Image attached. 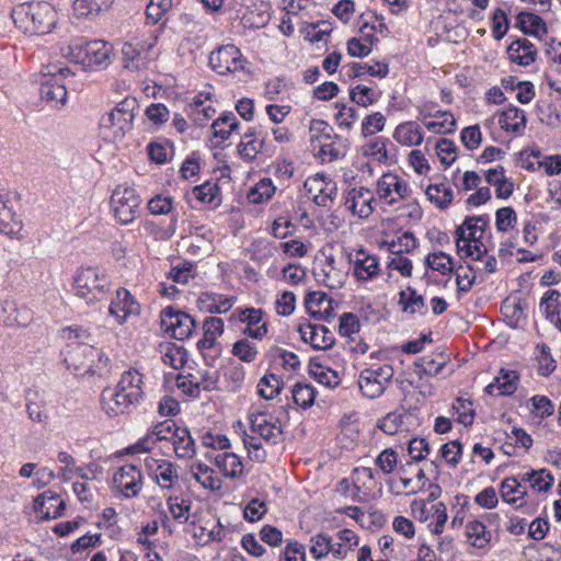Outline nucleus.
Instances as JSON below:
<instances>
[{
    "mask_svg": "<svg viewBox=\"0 0 561 561\" xmlns=\"http://www.w3.org/2000/svg\"><path fill=\"white\" fill-rule=\"evenodd\" d=\"M15 26L24 34H48L57 23V12L45 1L24 2L12 10Z\"/></svg>",
    "mask_w": 561,
    "mask_h": 561,
    "instance_id": "1",
    "label": "nucleus"
},
{
    "mask_svg": "<svg viewBox=\"0 0 561 561\" xmlns=\"http://www.w3.org/2000/svg\"><path fill=\"white\" fill-rule=\"evenodd\" d=\"M111 50L112 47L104 41L77 37L70 41L65 55L84 69H94L110 64Z\"/></svg>",
    "mask_w": 561,
    "mask_h": 561,
    "instance_id": "2",
    "label": "nucleus"
},
{
    "mask_svg": "<svg viewBox=\"0 0 561 561\" xmlns=\"http://www.w3.org/2000/svg\"><path fill=\"white\" fill-rule=\"evenodd\" d=\"M108 286L107 276L91 266L78 270L73 279L75 295L84 299L88 305L104 299Z\"/></svg>",
    "mask_w": 561,
    "mask_h": 561,
    "instance_id": "3",
    "label": "nucleus"
},
{
    "mask_svg": "<svg viewBox=\"0 0 561 561\" xmlns=\"http://www.w3.org/2000/svg\"><path fill=\"white\" fill-rule=\"evenodd\" d=\"M138 110L139 104L137 100L127 96L111 112L102 116L100 125L104 128H116L114 137L122 138L127 131L133 129L134 118Z\"/></svg>",
    "mask_w": 561,
    "mask_h": 561,
    "instance_id": "4",
    "label": "nucleus"
},
{
    "mask_svg": "<svg viewBox=\"0 0 561 561\" xmlns=\"http://www.w3.org/2000/svg\"><path fill=\"white\" fill-rule=\"evenodd\" d=\"M139 205L140 197L133 187L118 185L112 193L111 207L122 225L131 224L136 219Z\"/></svg>",
    "mask_w": 561,
    "mask_h": 561,
    "instance_id": "5",
    "label": "nucleus"
},
{
    "mask_svg": "<svg viewBox=\"0 0 561 561\" xmlns=\"http://www.w3.org/2000/svg\"><path fill=\"white\" fill-rule=\"evenodd\" d=\"M161 328L173 339L184 341L196 328L195 320L186 312L169 306L161 311Z\"/></svg>",
    "mask_w": 561,
    "mask_h": 561,
    "instance_id": "6",
    "label": "nucleus"
},
{
    "mask_svg": "<svg viewBox=\"0 0 561 561\" xmlns=\"http://www.w3.org/2000/svg\"><path fill=\"white\" fill-rule=\"evenodd\" d=\"M87 357L88 362H91L94 365V368L99 365L101 367V374H103L104 368L107 367L110 363L108 356H106L102 350H99L88 343L84 342H73L68 344V350L65 355V363L67 368L75 366L76 368H82V363L79 360V357Z\"/></svg>",
    "mask_w": 561,
    "mask_h": 561,
    "instance_id": "7",
    "label": "nucleus"
},
{
    "mask_svg": "<svg viewBox=\"0 0 561 561\" xmlns=\"http://www.w3.org/2000/svg\"><path fill=\"white\" fill-rule=\"evenodd\" d=\"M242 54L234 45H224L211 51L209 55V66L219 75L234 72L242 69Z\"/></svg>",
    "mask_w": 561,
    "mask_h": 561,
    "instance_id": "8",
    "label": "nucleus"
},
{
    "mask_svg": "<svg viewBox=\"0 0 561 561\" xmlns=\"http://www.w3.org/2000/svg\"><path fill=\"white\" fill-rule=\"evenodd\" d=\"M140 401L137 392L126 393L117 388H105L101 393L102 408L110 416L123 414L130 405H135Z\"/></svg>",
    "mask_w": 561,
    "mask_h": 561,
    "instance_id": "9",
    "label": "nucleus"
},
{
    "mask_svg": "<svg viewBox=\"0 0 561 561\" xmlns=\"http://www.w3.org/2000/svg\"><path fill=\"white\" fill-rule=\"evenodd\" d=\"M114 485L126 499L137 496L142 489V476L135 465H124L113 477Z\"/></svg>",
    "mask_w": 561,
    "mask_h": 561,
    "instance_id": "10",
    "label": "nucleus"
},
{
    "mask_svg": "<svg viewBox=\"0 0 561 561\" xmlns=\"http://www.w3.org/2000/svg\"><path fill=\"white\" fill-rule=\"evenodd\" d=\"M39 94L43 101L54 107L65 105L67 101V89L65 83L61 82L60 76H57L50 70H45V72H43Z\"/></svg>",
    "mask_w": 561,
    "mask_h": 561,
    "instance_id": "11",
    "label": "nucleus"
},
{
    "mask_svg": "<svg viewBox=\"0 0 561 561\" xmlns=\"http://www.w3.org/2000/svg\"><path fill=\"white\" fill-rule=\"evenodd\" d=\"M66 502L59 494L47 490L37 495L34 500V510L42 515L43 519H55L62 515Z\"/></svg>",
    "mask_w": 561,
    "mask_h": 561,
    "instance_id": "12",
    "label": "nucleus"
},
{
    "mask_svg": "<svg viewBox=\"0 0 561 561\" xmlns=\"http://www.w3.org/2000/svg\"><path fill=\"white\" fill-rule=\"evenodd\" d=\"M108 311L122 324L129 316L138 314L140 306L127 289L121 287L116 290V300L111 302Z\"/></svg>",
    "mask_w": 561,
    "mask_h": 561,
    "instance_id": "13",
    "label": "nucleus"
},
{
    "mask_svg": "<svg viewBox=\"0 0 561 561\" xmlns=\"http://www.w3.org/2000/svg\"><path fill=\"white\" fill-rule=\"evenodd\" d=\"M250 427L252 432L259 434L261 438L267 443L277 444L278 437L283 434L278 420L270 422L266 419V413L259 412L249 415Z\"/></svg>",
    "mask_w": 561,
    "mask_h": 561,
    "instance_id": "14",
    "label": "nucleus"
},
{
    "mask_svg": "<svg viewBox=\"0 0 561 561\" xmlns=\"http://www.w3.org/2000/svg\"><path fill=\"white\" fill-rule=\"evenodd\" d=\"M233 306V299L221 294L205 291L197 299V307L203 312L225 313Z\"/></svg>",
    "mask_w": 561,
    "mask_h": 561,
    "instance_id": "15",
    "label": "nucleus"
},
{
    "mask_svg": "<svg viewBox=\"0 0 561 561\" xmlns=\"http://www.w3.org/2000/svg\"><path fill=\"white\" fill-rule=\"evenodd\" d=\"M379 273V264L376 256L368 254L365 250L360 249L356 253L354 261V276L358 280H369L376 277Z\"/></svg>",
    "mask_w": 561,
    "mask_h": 561,
    "instance_id": "16",
    "label": "nucleus"
},
{
    "mask_svg": "<svg viewBox=\"0 0 561 561\" xmlns=\"http://www.w3.org/2000/svg\"><path fill=\"white\" fill-rule=\"evenodd\" d=\"M516 27H518L523 34L542 38V34H547L548 28L546 22L537 14L531 12H519L516 16Z\"/></svg>",
    "mask_w": 561,
    "mask_h": 561,
    "instance_id": "17",
    "label": "nucleus"
},
{
    "mask_svg": "<svg viewBox=\"0 0 561 561\" xmlns=\"http://www.w3.org/2000/svg\"><path fill=\"white\" fill-rule=\"evenodd\" d=\"M527 118L523 110L515 105H510L501 113L499 124L505 131H512L515 135H522L526 127Z\"/></svg>",
    "mask_w": 561,
    "mask_h": 561,
    "instance_id": "18",
    "label": "nucleus"
},
{
    "mask_svg": "<svg viewBox=\"0 0 561 561\" xmlns=\"http://www.w3.org/2000/svg\"><path fill=\"white\" fill-rule=\"evenodd\" d=\"M146 467L154 474L158 482L160 480L164 482V484H161L162 488H172L173 482L179 479L176 468L170 461L162 460L159 462L158 460L150 458L146 459Z\"/></svg>",
    "mask_w": 561,
    "mask_h": 561,
    "instance_id": "19",
    "label": "nucleus"
},
{
    "mask_svg": "<svg viewBox=\"0 0 561 561\" xmlns=\"http://www.w3.org/2000/svg\"><path fill=\"white\" fill-rule=\"evenodd\" d=\"M244 5L249 10L244 18L253 26H264L271 19V4L262 0H245Z\"/></svg>",
    "mask_w": 561,
    "mask_h": 561,
    "instance_id": "20",
    "label": "nucleus"
},
{
    "mask_svg": "<svg viewBox=\"0 0 561 561\" xmlns=\"http://www.w3.org/2000/svg\"><path fill=\"white\" fill-rule=\"evenodd\" d=\"M399 305L402 306V311L409 314H415L416 312L425 314L427 311L424 297L419 295L411 286L399 293Z\"/></svg>",
    "mask_w": 561,
    "mask_h": 561,
    "instance_id": "21",
    "label": "nucleus"
},
{
    "mask_svg": "<svg viewBox=\"0 0 561 561\" xmlns=\"http://www.w3.org/2000/svg\"><path fill=\"white\" fill-rule=\"evenodd\" d=\"M214 462L227 478H238L243 473L242 461L234 453L218 454L214 458Z\"/></svg>",
    "mask_w": 561,
    "mask_h": 561,
    "instance_id": "22",
    "label": "nucleus"
},
{
    "mask_svg": "<svg viewBox=\"0 0 561 561\" xmlns=\"http://www.w3.org/2000/svg\"><path fill=\"white\" fill-rule=\"evenodd\" d=\"M172 442L179 458H192L195 455V443L186 427L175 430Z\"/></svg>",
    "mask_w": 561,
    "mask_h": 561,
    "instance_id": "23",
    "label": "nucleus"
},
{
    "mask_svg": "<svg viewBox=\"0 0 561 561\" xmlns=\"http://www.w3.org/2000/svg\"><path fill=\"white\" fill-rule=\"evenodd\" d=\"M466 536L470 545L478 549H483L491 541V531L481 520H471L466 526Z\"/></svg>",
    "mask_w": 561,
    "mask_h": 561,
    "instance_id": "24",
    "label": "nucleus"
},
{
    "mask_svg": "<svg viewBox=\"0 0 561 561\" xmlns=\"http://www.w3.org/2000/svg\"><path fill=\"white\" fill-rule=\"evenodd\" d=\"M142 48V46L138 47V44L125 43L123 45L122 54L126 68L139 70L147 67L149 58L147 54H144Z\"/></svg>",
    "mask_w": 561,
    "mask_h": 561,
    "instance_id": "25",
    "label": "nucleus"
},
{
    "mask_svg": "<svg viewBox=\"0 0 561 561\" xmlns=\"http://www.w3.org/2000/svg\"><path fill=\"white\" fill-rule=\"evenodd\" d=\"M393 137L397 141L405 146H419L423 141V133L413 122L400 124L396 128Z\"/></svg>",
    "mask_w": 561,
    "mask_h": 561,
    "instance_id": "26",
    "label": "nucleus"
},
{
    "mask_svg": "<svg viewBox=\"0 0 561 561\" xmlns=\"http://www.w3.org/2000/svg\"><path fill=\"white\" fill-rule=\"evenodd\" d=\"M309 374L320 383L335 388L341 382L337 373L329 367L322 366L316 358L309 362Z\"/></svg>",
    "mask_w": 561,
    "mask_h": 561,
    "instance_id": "27",
    "label": "nucleus"
},
{
    "mask_svg": "<svg viewBox=\"0 0 561 561\" xmlns=\"http://www.w3.org/2000/svg\"><path fill=\"white\" fill-rule=\"evenodd\" d=\"M179 427L175 425L173 420H165L163 422L158 423L151 433L147 435L141 442L138 443V446H141L142 450L147 451L150 448L146 446L150 440L154 444L157 440H168L172 439L173 433Z\"/></svg>",
    "mask_w": 561,
    "mask_h": 561,
    "instance_id": "28",
    "label": "nucleus"
},
{
    "mask_svg": "<svg viewBox=\"0 0 561 561\" xmlns=\"http://www.w3.org/2000/svg\"><path fill=\"white\" fill-rule=\"evenodd\" d=\"M172 202L171 197L158 194L148 202L147 207L152 215L171 214L170 228L172 229V232H174L176 228L178 214L173 213Z\"/></svg>",
    "mask_w": 561,
    "mask_h": 561,
    "instance_id": "29",
    "label": "nucleus"
},
{
    "mask_svg": "<svg viewBox=\"0 0 561 561\" xmlns=\"http://www.w3.org/2000/svg\"><path fill=\"white\" fill-rule=\"evenodd\" d=\"M358 386L363 396L369 399L380 397L386 390V386L381 383L380 380L376 379V377L369 373V369H364L360 373L358 378Z\"/></svg>",
    "mask_w": 561,
    "mask_h": 561,
    "instance_id": "30",
    "label": "nucleus"
},
{
    "mask_svg": "<svg viewBox=\"0 0 561 561\" xmlns=\"http://www.w3.org/2000/svg\"><path fill=\"white\" fill-rule=\"evenodd\" d=\"M425 194L428 201L435 204L439 209H446L453 202L454 192L444 184H431Z\"/></svg>",
    "mask_w": 561,
    "mask_h": 561,
    "instance_id": "31",
    "label": "nucleus"
},
{
    "mask_svg": "<svg viewBox=\"0 0 561 561\" xmlns=\"http://www.w3.org/2000/svg\"><path fill=\"white\" fill-rule=\"evenodd\" d=\"M114 0H75L73 10L80 16L98 15L108 10Z\"/></svg>",
    "mask_w": 561,
    "mask_h": 561,
    "instance_id": "32",
    "label": "nucleus"
},
{
    "mask_svg": "<svg viewBox=\"0 0 561 561\" xmlns=\"http://www.w3.org/2000/svg\"><path fill=\"white\" fill-rule=\"evenodd\" d=\"M121 391L128 392H137L138 399L142 400L144 391H142V376L136 369H129L125 371L116 386Z\"/></svg>",
    "mask_w": 561,
    "mask_h": 561,
    "instance_id": "33",
    "label": "nucleus"
},
{
    "mask_svg": "<svg viewBox=\"0 0 561 561\" xmlns=\"http://www.w3.org/2000/svg\"><path fill=\"white\" fill-rule=\"evenodd\" d=\"M275 191L271 179H262L249 191L247 198L251 204H263L272 198Z\"/></svg>",
    "mask_w": 561,
    "mask_h": 561,
    "instance_id": "34",
    "label": "nucleus"
},
{
    "mask_svg": "<svg viewBox=\"0 0 561 561\" xmlns=\"http://www.w3.org/2000/svg\"><path fill=\"white\" fill-rule=\"evenodd\" d=\"M425 264L443 275L450 274L455 270L454 259L443 251L430 253L425 257Z\"/></svg>",
    "mask_w": 561,
    "mask_h": 561,
    "instance_id": "35",
    "label": "nucleus"
},
{
    "mask_svg": "<svg viewBox=\"0 0 561 561\" xmlns=\"http://www.w3.org/2000/svg\"><path fill=\"white\" fill-rule=\"evenodd\" d=\"M226 388L228 391H239L244 383L245 370L244 367L236 362H231L224 373Z\"/></svg>",
    "mask_w": 561,
    "mask_h": 561,
    "instance_id": "36",
    "label": "nucleus"
},
{
    "mask_svg": "<svg viewBox=\"0 0 561 561\" xmlns=\"http://www.w3.org/2000/svg\"><path fill=\"white\" fill-rule=\"evenodd\" d=\"M257 389L263 399L272 400L280 393L283 381L275 374H266L260 379Z\"/></svg>",
    "mask_w": 561,
    "mask_h": 561,
    "instance_id": "37",
    "label": "nucleus"
},
{
    "mask_svg": "<svg viewBox=\"0 0 561 561\" xmlns=\"http://www.w3.org/2000/svg\"><path fill=\"white\" fill-rule=\"evenodd\" d=\"M376 66L378 68H376L375 66L368 65V64L351 62L348 65V67L351 69V72L348 73V76L351 78H360L364 75L368 73L373 77L385 78L389 72L388 64L376 62Z\"/></svg>",
    "mask_w": 561,
    "mask_h": 561,
    "instance_id": "38",
    "label": "nucleus"
},
{
    "mask_svg": "<svg viewBox=\"0 0 561 561\" xmlns=\"http://www.w3.org/2000/svg\"><path fill=\"white\" fill-rule=\"evenodd\" d=\"M294 402L302 409H308L313 405L317 391L313 386L309 383L296 382L291 390Z\"/></svg>",
    "mask_w": 561,
    "mask_h": 561,
    "instance_id": "39",
    "label": "nucleus"
},
{
    "mask_svg": "<svg viewBox=\"0 0 561 561\" xmlns=\"http://www.w3.org/2000/svg\"><path fill=\"white\" fill-rule=\"evenodd\" d=\"M231 354L243 363H252L255 360L259 351L255 343L248 339H240L233 343Z\"/></svg>",
    "mask_w": 561,
    "mask_h": 561,
    "instance_id": "40",
    "label": "nucleus"
},
{
    "mask_svg": "<svg viewBox=\"0 0 561 561\" xmlns=\"http://www.w3.org/2000/svg\"><path fill=\"white\" fill-rule=\"evenodd\" d=\"M390 142L388 138L377 137L374 141L363 147V153L373 157L379 163H387L389 160L387 145Z\"/></svg>",
    "mask_w": 561,
    "mask_h": 561,
    "instance_id": "41",
    "label": "nucleus"
},
{
    "mask_svg": "<svg viewBox=\"0 0 561 561\" xmlns=\"http://www.w3.org/2000/svg\"><path fill=\"white\" fill-rule=\"evenodd\" d=\"M22 229V221L15 216L11 208L5 204V208L0 210V233L14 236Z\"/></svg>",
    "mask_w": 561,
    "mask_h": 561,
    "instance_id": "42",
    "label": "nucleus"
},
{
    "mask_svg": "<svg viewBox=\"0 0 561 561\" xmlns=\"http://www.w3.org/2000/svg\"><path fill=\"white\" fill-rule=\"evenodd\" d=\"M313 331H310L309 344L314 350H329L334 344V336L331 333V331L324 327L319 325V332H317V329H312Z\"/></svg>",
    "mask_w": 561,
    "mask_h": 561,
    "instance_id": "43",
    "label": "nucleus"
},
{
    "mask_svg": "<svg viewBox=\"0 0 561 561\" xmlns=\"http://www.w3.org/2000/svg\"><path fill=\"white\" fill-rule=\"evenodd\" d=\"M265 145V138H259L255 137L253 139H250L248 141H241L238 145V154L244 160V161H253L256 156L263 151Z\"/></svg>",
    "mask_w": 561,
    "mask_h": 561,
    "instance_id": "44",
    "label": "nucleus"
},
{
    "mask_svg": "<svg viewBox=\"0 0 561 561\" xmlns=\"http://www.w3.org/2000/svg\"><path fill=\"white\" fill-rule=\"evenodd\" d=\"M169 511L173 518L180 524H184L188 520V511L191 507V501L184 500L179 496H169L167 500Z\"/></svg>",
    "mask_w": 561,
    "mask_h": 561,
    "instance_id": "45",
    "label": "nucleus"
},
{
    "mask_svg": "<svg viewBox=\"0 0 561 561\" xmlns=\"http://www.w3.org/2000/svg\"><path fill=\"white\" fill-rule=\"evenodd\" d=\"M517 488H522L519 480L516 477L505 478L501 483V497L503 501L511 505H515L516 508H522L525 502H519V497H514Z\"/></svg>",
    "mask_w": 561,
    "mask_h": 561,
    "instance_id": "46",
    "label": "nucleus"
},
{
    "mask_svg": "<svg viewBox=\"0 0 561 561\" xmlns=\"http://www.w3.org/2000/svg\"><path fill=\"white\" fill-rule=\"evenodd\" d=\"M561 294L556 289L547 290L540 300V309L543 311L547 320L552 322L554 319L559 318L561 314V310L557 309L552 302H558V298H560Z\"/></svg>",
    "mask_w": 561,
    "mask_h": 561,
    "instance_id": "47",
    "label": "nucleus"
},
{
    "mask_svg": "<svg viewBox=\"0 0 561 561\" xmlns=\"http://www.w3.org/2000/svg\"><path fill=\"white\" fill-rule=\"evenodd\" d=\"M417 245V240L413 232L407 231L400 236L397 240H392L388 244V249L392 254L401 255L402 253H409L413 251Z\"/></svg>",
    "mask_w": 561,
    "mask_h": 561,
    "instance_id": "48",
    "label": "nucleus"
},
{
    "mask_svg": "<svg viewBox=\"0 0 561 561\" xmlns=\"http://www.w3.org/2000/svg\"><path fill=\"white\" fill-rule=\"evenodd\" d=\"M517 215L512 207L499 208L495 213V226L500 232H506L515 227Z\"/></svg>",
    "mask_w": 561,
    "mask_h": 561,
    "instance_id": "49",
    "label": "nucleus"
},
{
    "mask_svg": "<svg viewBox=\"0 0 561 561\" xmlns=\"http://www.w3.org/2000/svg\"><path fill=\"white\" fill-rule=\"evenodd\" d=\"M491 21H492V35H493L494 39H496V41L502 39L506 35V33L510 28V20H508L506 12L501 8L495 9L492 14Z\"/></svg>",
    "mask_w": 561,
    "mask_h": 561,
    "instance_id": "50",
    "label": "nucleus"
},
{
    "mask_svg": "<svg viewBox=\"0 0 561 561\" xmlns=\"http://www.w3.org/2000/svg\"><path fill=\"white\" fill-rule=\"evenodd\" d=\"M467 270L463 271V266L459 264L458 266H455V274H456V283H457V289L458 291L467 293L471 289L472 285L476 280V275L473 267L468 264Z\"/></svg>",
    "mask_w": 561,
    "mask_h": 561,
    "instance_id": "51",
    "label": "nucleus"
},
{
    "mask_svg": "<svg viewBox=\"0 0 561 561\" xmlns=\"http://www.w3.org/2000/svg\"><path fill=\"white\" fill-rule=\"evenodd\" d=\"M330 299H332V298L329 297L323 291H309L306 295V298H305V306H306V309H307L308 313L312 318H317L318 316H322L321 310L320 309H316V307L320 308L324 302L328 304L330 301Z\"/></svg>",
    "mask_w": 561,
    "mask_h": 561,
    "instance_id": "52",
    "label": "nucleus"
},
{
    "mask_svg": "<svg viewBox=\"0 0 561 561\" xmlns=\"http://www.w3.org/2000/svg\"><path fill=\"white\" fill-rule=\"evenodd\" d=\"M360 323L358 317L353 312H344L340 316L339 334L341 336L351 337L358 333Z\"/></svg>",
    "mask_w": 561,
    "mask_h": 561,
    "instance_id": "53",
    "label": "nucleus"
},
{
    "mask_svg": "<svg viewBox=\"0 0 561 561\" xmlns=\"http://www.w3.org/2000/svg\"><path fill=\"white\" fill-rule=\"evenodd\" d=\"M38 397V392L27 390L25 394L26 400V412L32 421L43 423L46 421L47 415L43 411V405L36 402L35 399Z\"/></svg>",
    "mask_w": 561,
    "mask_h": 561,
    "instance_id": "54",
    "label": "nucleus"
},
{
    "mask_svg": "<svg viewBox=\"0 0 561 561\" xmlns=\"http://www.w3.org/2000/svg\"><path fill=\"white\" fill-rule=\"evenodd\" d=\"M386 117L380 113L367 115L362 123V135L364 137L371 136L385 128Z\"/></svg>",
    "mask_w": 561,
    "mask_h": 561,
    "instance_id": "55",
    "label": "nucleus"
},
{
    "mask_svg": "<svg viewBox=\"0 0 561 561\" xmlns=\"http://www.w3.org/2000/svg\"><path fill=\"white\" fill-rule=\"evenodd\" d=\"M310 553L314 559L319 560L330 553L331 537L327 534H318L310 539Z\"/></svg>",
    "mask_w": 561,
    "mask_h": 561,
    "instance_id": "56",
    "label": "nucleus"
},
{
    "mask_svg": "<svg viewBox=\"0 0 561 561\" xmlns=\"http://www.w3.org/2000/svg\"><path fill=\"white\" fill-rule=\"evenodd\" d=\"M529 402L531 404V413H535L540 419L548 417L554 412L552 401L546 396L536 394L530 398Z\"/></svg>",
    "mask_w": 561,
    "mask_h": 561,
    "instance_id": "57",
    "label": "nucleus"
},
{
    "mask_svg": "<svg viewBox=\"0 0 561 561\" xmlns=\"http://www.w3.org/2000/svg\"><path fill=\"white\" fill-rule=\"evenodd\" d=\"M453 409L458 414V422L465 426H469L473 423L474 410L472 409V402L462 398H457L453 404Z\"/></svg>",
    "mask_w": 561,
    "mask_h": 561,
    "instance_id": "58",
    "label": "nucleus"
},
{
    "mask_svg": "<svg viewBox=\"0 0 561 561\" xmlns=\"http://www.w3.org/2000/svg\"><path fill=\"white\" fill-rule=\"evenodd\" d=\"M219 191L220 188L217 183L205 182L193 188V195L202 203L211 204L218 196Z\"/></svg>",
    "mask_w": 561,
    "mask_h": 561,
    "instance_id": "59",
    "label": "nucleus"
},
{
    "mask_svg": "<svg viewBox=\"0 0 561 561\" xmlns=\"http://www.w3.org/2000/svg\"><path fill=\"white\" fill-rule=\"evenodd\" d=\"M375 463L382 473L389 474L398 465V454L392 448H386L375 459Z\"/></svg>",
    "mask_w": 561,
    "mask_h": 561,
    "instance_id": "60",
    "label": "nucleus"
},
{
    "mask_svg": "<svg viewBox=\"0 0 561 561\" xmlns=\"http://www.w3.org/2000/svg\"><path fill=\"white\" fill-rule=\"evenodd\" d=\"M462 454V446L459 440H451L444 444L440 448V455L446 462L455 468L460 460Z\"/></svg>",
    "mask_w": 561,
    "mask_h": 561,
    "instance_id": "61",
    "label": "nucleus"
},
{
    "mask_svg": "<svg viewBox=\"0 0 561 561\" xmlns=\"http://www.w3.org/2000/svg\"><path fill=\"white\" fill-rule=\"evenodd\" d=\"M460 139L468 150L477 149L482 141V134L478 125L465 127L460 133Z\"/></svg>",
    "mask_w": 561,
    "mask_h": 561,
    "instance_id": "62",
    "label": "nucleus"
},
{
    "mask_svg": "<svg viewBox=\"0 0 561 561\" xmlns=\"http://www.w3.org/2000/svg\"><path fill=\"white\" fill-rule=\"evenodd\" d=\"M408 451L412 461L419 462L430 454V444L425 438L414 437L409 442Z\"/></svg>",
    "mask_w": 561,
    "mask_h": 561,
    "instance_id": "63",
    "label": "nucleus"
},
{
    "mask_svg": "<svg viewBox=\"0 0 561 561\" xmlns=\"http://www.w3.org/2000/svg\"><path fill=\"white\" fill-rule=\"evenodd\" d=\"M267 512L266 503L255 497L252 499L245 506L243 516L247 520L253 523L260 520Z\"/></svg>",
    "mask_w": 561,
    "mask_h": 561,
    "instance_id": "64",
    "label": "nucleus"
}]
</instances>
